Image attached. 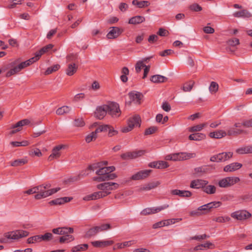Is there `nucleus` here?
<instances>
[{"label": "nucleus", "instance_id": "cd10ccee", "mask_svg": "<svg viewBox=\"0 0 252 252\" xmlns=\"http://www.w3.org/2000/svg\"><path fill=\"white\" fill-rule=\"evenodd\" d=\"M132 124L134 127H139L141 125V118L139 115H135L129 119L127 124Z\"/></svg>", "mask_w": 252, "mask_h": 252}, {"label": "nucleus", "instance_id": "0eeeda50", "mask_svg": "<svg viewBox=\"0 0 252 252\" xmlns=\"http://www.w3.org/2000/svg\"><path fill=\"white\" fill-rule=\"evenodd\" d=\"M107 114L113 117H119L120 115V110L119 104L114 102H112L106 104Z\"/></svg>", "mask_w": 252, "mask_h": 252}, {"label": "nucleus", "instance_id": "f3484780", "mask_svg": "<svg viewBox=\"0 0 252 252\" xmlns=\"http://www.w3.org/2000/svg\"><path fill=\"white\" fill-rule=\"evenodd\" d=\"M52 232L56 234L66 235L73 232V228L72 227H58L52 229Z\"/></svg>", "mask_w": 252, "mask_h": 252}, {"label": "nucleus", "instance_id": "ea45409f", "mask_svg": "<svg viewBox=\"0 0 252 252\" xmlns=\"http://www.w3.org/2000/svg\"><path fill=\"white\" fill-rule=\"evenodd\" d=\"M101 126H106L107 128H106V130L103 131H108V136L109 137H112L113 136L116 135L118 133V131L116 130H115L113 127L109 125H102Z\"/></svg>", "mask_w": 252, "mask_h": 252}, {"label": "nucleus", "instance_id": "e433bc0d", "mask_svg": "<svg viewBox=\"0 0 252 252\" xmlns=\"http://www.w3.org/2000/svg\"><path fill=\"white\" fill-rule=\"evenodd\" d=\"M70 107L67 106H63L58 108L56 111V113L57 115H62L64 114L68 113L70 111Z\"/></svg>", "mask_w": 252, "mask_h": 252}, {"label": "nucleus", "instance_id": "4468645a", "mask_svg": "<svg viewBox=\"0 0 252 252\" xmlns=\"http://www.w3.org/2000/svg\"><path fill=\"white\" fill-rule=\"evenodd\" d=\"M106 108V105L97 107L94 112V116L99 120L103 119L107 114Z\"/></svg>", "mask_w": 252, "mask_h": 252}, {"label": "nucleus", "instance_id": "6e6552de", "mask_svg": "<svg viewBox=\"0 0 252 252\" xmlns=\"http://www.w3.org/2000/svg\"><path fill=\"white\" fill-rule=\"evenodd\" d=\"M231 217L238 220H243L251 218L252 214L247 210H241L232 213Z\"/></svg>", "mask_w": 252, "mask_h": 252}, {"label": "nucleus", "instance_id": "c03bdc74", "mask_svg": "<svg viewBox=\"0 0 252 252\" xmlns=\"http://www.w3.org/2000/svg\"><path fill=\"white\" fill-rule=\"evenodd\" d=\"M41 241L40 235H35L31 237H29L27 239V243L28 244H33L36 242H40Z\"/></svg>", "mask_w": 252, "mask_h": 252}, {"label": "nucleus", "instance_id": "e2e57ef3", "mask_svg": "<svg viewBox=\"0 0 252 252\" xmlns=\"http://www.w3.org/2000/svg\"><path fill=\"white\" fill-rule=\"evenodd\" d=\"M85 95L84 93H80L76 94L73 99L74 102H78L85 98Z\"/></svg>", "mask_w": 252, "mask_h": 252}, {"label": "nucleus", "instance_id": "f8f14e48", "mask_svg": "<svg viewBox=\"0 0 252 252\" xmlns=\"http://www.w3.org/2000/svg\"><path fill=\"white\" fill-rule=\"evenodd\" d=\"M106 128H107L106 126H99L94 131L91 132L86 137V141L87 143H90L91 141H94L97 137V133L106 130Z\"/></svg>", "mask_w": 252, "mask_h": 252}, {"label": "nucleus", "instance_id": "13d9d810", "mask_svg": "<svg viewBox=\"0 0 252 252\" xmlns=\"http://www.w3.org/2000/svg\"><path fill=\"white\" fill-rule=\"evenodd\" d=\"M189 8L190 10L195 12L200 11L202 9V7L196 3L191 4Z\"/></svg>", "mask_w": 252, "mask_h": 252}, {"label": "nucleus", "instance_id": "dca6fc26", "mask_svg": "<svg viewBox=\"0 0 252 252\" xmlns=\"http://www.w3.org/2000/svg\"><path fill=\"white\" fill-rule=\"evenodd\" d=\"M64 147L65 146L63 145H58L54 147L52 150V154L48 157V160L51 161L55 158H59L61 156L60 151L64 149Z\"/></svg>", "mask_w": 252, "mask_h": 252}, {"label": "nucleus", "instance_id": "6ab92c4d", "mask_svg": "<svg viewBox=\"0 0 252 252\" xmlns=\"http://www.w3.org/2000/svg\"><path fill=\"white\" fill-rule=\"evenodd\" d=\"M208 182L206 180L197 179L194 180L191 182L190 187L193 189H200L208 185Z\"/></svg>", "mask_w": 252, "mask_h": 252}, {"label": "nucleus", "instance_id": "39448f33", "mask_svg": "<svg viewBox=\"0 0 252 252\" xmlns=\"http://www.w3.org/2000/svg\"><path fill=\"white\" fill-rule=\"evenodd\" d=\"M130 100L126 101V104L130 106L132 103L136 105L141 104V100L143 98V94L137 91H131L128 94Z\"/></svg>", "mask_w": 252, "mask_h": 252}, {"label": "nucleus", "instance_id": "9d476101", "mask_svg": "<svg viewBox=\"0 0 252 252\" xmlns=\"http://www.w3.org/2000/svg\"><path fill=\"white\" fill-rule=\"evenodd\" d=\"M173 161H181L193 158L195 157L194 153H177L172 154Z\"/></svg>", "mask_w": 252, "mask_h": 252}, {"label": "nucleus", "instance_id": "7ed1b4c3", "mask_svg": "<svg viewBox=\"0 0 252 252\" xmlns=\"http://www.w3.org/2000/svg\"><path fill=\"white\" fill-rule=\"evenodd\" d=\"M119 185L114 182H105L96 186L98 189L101 190L106 196L111 193V191L119 188Z\"/></svg>", "mask_w": 252, "mask_h": 252}, {"label": "nucleus", "instance_id": "4c0bfd02", "mask_svg": "<svg viewBox=\"0 0 252 252\" xmlns=\"http://www.w3.org/2000/svg\"><path fill=\"white\" fill-rule=\"evenodd\" d=\"M97 233H98V232L96 226L93 227L89 229L86 232V234L85 235V237L90 238L92 236L95 235Z\"/></svg>", "mask_w": 252, "mask_h": 252}, {"label": "nucleus", "instance_id": "0e129e2a", "mask_svg": "<svg viewBox=\"0 0 252 252\" xmlns=\"http://www.w3.org/2000/svg\"><path fill=\"white\" fill-rule=\"evenodd\" d=\"M145 64L143 63V61H138L135 65V70L136 72L139 73L142 67H144Z\"/></svg>", "mask_w": 252, "mask_h": 252}, {"label": "nucleus", "instance_id": "37998d69", "mask_svg": "<svg viewBox=\"0 0 252 252\" xmlns=\"http://www.w3.org/2000/svg\"><path fill=\"white\" fill-rule=\"evenodd\" d=\"M207 124H202L196 126H193L189 128V132L199 131L201 130L206 126Z\"/></svg>", "mask_w": 252, "mask_h": 252}, {"label": "nucleus", "instance_id": "c756f323", "mask_svg": "<svg viewBox=\"0 0 252 252\" xmlns=\"http://www.w3.org/2000/svg\"><path fill=\"white\" fill-rule=\"evenodd\" d=\"M28 159L24 158L21 159H15L10 162V165L14 167L21 166L28 163Z\"/></svg>", "mask_w": 252, "mask_h": 252}, {"label": "nucleus", "instance_id": "393cba45", "mask_svg": "<svg viewBox=\"0 0 252 252\" xmlns=\"http://www.w3.org/2000/svg\"><path fill=\"white\" fill-rule=\"evenodd\" d=\"M227 133L222 130H219L211 132L209 133V136L212 138L220 139L226 136Z\"/></svg>", "mask_w": 252, "mask_h": 252}, {"label": "nucleus", "instance_id": "ddd939ff", "mask_svg": "<svg viewBox=\"0 0 252 252\" xmlns=\"http://www.w3.org/2000/svg\"><path fill=\"white\" fill-rule=\"evenodd\" d=\"M95 173L98 175V176L93 177V180L100 182L105 181V180H102V178H104L105 177V176H107L108 172L107 168H106V167H104L100 168L99 170H97Z\"/></svg>", "mask_w": 252, "mask_h": 252}, {"label": "nucleus", "instance_id": "5fc2aeb1", "mask_svg": "<svg viewBox=\"0 0 252 252\" xmlns=\"http://www.w3.org/2000/svg\"><path fill=\"white\" fill-rule=\"evenodd\" d=\"M133 158H136L138 157L144 155L146 151L145 150H137L132 152Z\"/></svg>", "mask_w": 252, "mask_h": 252}, {"label": "nucleus", "instance_id": "4be33fe9", "mask_svg": "<svg viewBox=\"0 0 252 252\" xmlns=\"http://www.w3.org/2000/svg\"><path fill=\"white\" fill-rule=\"evenodd\" d=\"M112 240L95 241L91 242L92 245L95 248H104L114 244Z\"/></svg>", "mask_w": 252, "mask_h": 252}, {"label": "nucleus", "instance_id": "4d7b16f0", "mask_svg": "<svg viewBox=\"0 0 252 252\" xmlns=\"http://www.w3.org/2000/svg\"><path fill=\"white\" fill-rule=\"evenodd\" d=\"M240 198L245 202L252 201V193L242 195L240 197Z\"/></svg>", "mask_w": 252, "mask_h": 252}, {"label": "nucleus", "instance_id": "338daca9", "mask_svg": "<svg viewBox=\"0 0 252 252\" xmlns=\"http://www.w3.org/2000/svg\"><path fill=\"white\" fill-rule=\"evenodd\" d=\"M158 169L165 168L169 166L168 163L164 161H158Z\"/></svg>", "mask_w": 252, "mask_h": 252}, {"label": "nucleus", "instance_id": "69168bd1", "mask_svg": "<svg viewBox=\"0 0 252 252\" xmlns=\"http://www.w3.org/2000/svg\"><path fill=\"white\" fill-rule=\"evenodd\" d=\"M242 125L245 127H252V119L244 120Z\"/></svg>", "mask_w": 252, "mask_h": 252}, {"label": "nucleus", "instance_id": "a19ab883", "mask_svg": "<svg viewBox=\"0 0 252 252\" xmlns=\"http://www.w3.org/2000/svg\"><path fill=\"white\" fill-rule=\"evenodd\" d=\"M64 236L60 237V242L61 243H63L64 242H68L72 241L74 240V237L72 235H69V234L63 235Z\"/></svg>", "mask_w": 252, "mask_h": 252}, {"label": "nucleus", "instance_id": "c9c22d12", "mask_svg": "<svg viewBox=\"0 0 252 252\" xmlns=\"http://www.w3.org/2000/svg\"><path fill=\"white\" fill-rule=\"evenodd\" d=\"M30 122L28 119H23L18 122L15 125L11 126V128L14 129L16 127H21L23 126H26L30 124Z\"/></svg>", "mask_w": 252, "mask_h": 252}, {"label": "nucleus", "instance_id": "412c9836", "mask_svg": "<svg viewBox=\"0 0 252 252\" xmlns=\"http://www.w3.org/2000/svg\"><path fill=\"white\" fill-rule=\"evenodd\" d=\"M72 199V197H63L52 200L49 202V204L50 205H61L70 201Z\"/></svg>", "mask_w": 252, "mask_h": 252}, {"label": "nucleus", "instance_id": "58836bf2", "mask_svg": "<svg viewBox=\"0 0 252 252\" xmlns=\"http://www.w3.org/2000/svg\"><path fill=\"white\" fill-rule=\"evenodd\" d=\"M210 93L212 94H216L219 90V85L215 82H211L209 88Z\"/></svg>", "mask_w": 252, "mask_h": 252}, {"label": "nucleus", "instance_id": "8fccbe9b", "mask_svg": "<svg viewBox=\"0 0 252 252\" xmlns=\"http://www.w3.org/2000/svg\"><path fill=\"white\" fill-rule=\"evenodd\" d=\"M53 234L51 233L47 232L44 235H40L41 241H49L52 239Z\"/></svg>", "mask_w": 252, "mask_h": 252}, {"label": "nucleus", "instance_id": "774afa93", "mask_svg": "<svg viewBox=\"0 0 252 252\" xmlns=\"http://www.w3.org/2000/svg\"><path fill=\"white\" fill-rule=\"evenodd\" d=\"M85 123L82 118H78L74 120V126H83Z\"/></svg>", "mask_w": 252, "mask_h": 252}, {"label": "nucleus", "instance_id": "aec40b11", "mask_svg": "<svg viewBox=\"0 0 252 252\" xmlns=\"http://www.w3.org/2000/svg\"><path fill=\"white\" fill-rule=\"evenodd\" d=\"M242 166V164L239 162H233L225 166L223 171L226 172H231L236 171Z\"/></svg>", "mask_w": 252, "mask_h": 252}, {"label": "nucleus", "instance_id": "9b49d317", "mask_svg": "<svg viewBox=\"0 0 252 252\" xmlns=\"http://www.w3.org/2000/svg\"><path fill=\"white\" fill-rule=\"evenodd\" d=\"M221 204L220 201H213L198 207V210L203 213V214L209 212L213 208L220 207Z\"/></svg>", "mask_w": 252, "mask_h": 252}, {"label": "nucleus", "instance_id": "1a4fd4ad", "mask_svg": "<svg viewBox=\"0 0 252 252\" xmlns=\"http://www.w3.org/2000/svg\"><path fill=\"white\" fill-rule=\"evenodd\" d=\"M233 156L232 152L221 153L212 157L210 160L213 162H221L226 161Z\"/></svg>", "mask_w": 252, "mask_h": 252}, {"label": "nucleus", "instance_id": "052dcab7", "mask_svg": "<svg viewBox=\"0 0 252 252\" xmlns=\"http://www.w3.org/2000/svg\"><path fill=\"white\" fill-rule=\"evenodd\" d=\"M209 235H207L205 234L200 235H196L190 238V240H196L198 241H200L201 240L205 239L206 238H209Z\"/></svg>", "mask_w": 252, "mask_h": 252}, {"label": "nucleus", "instance_id": "603ef678", "mask_svg": "<svg viewBox=\"0 0 252 252\" xmlns=\"http://www.w3.org/2000/svg\"><path fill=\"white\" fill-rule=\"evenodd\" d=\"M92 197L93 200H95L99 198L104 197L105 196V194H104V193H102V192L100 190L92 193Z\"/></svg>", "mask_w": 252, "mask_h": 252}, {"label": "nucleus", "instance_id": "f257e3e1", "mask_svg": "<svg viewBox=\"0 0 252 252\" xmlns=\"http://www.w3.org/2000/svg\"><path fill=\"white\" fill-rule=\"evenodd\" d=\"M37 61V59L35 57H33L25 62L21 63H19V60H16L11 62L8 65L9 67L11 68V69L6 73V77H9L13 75L18 73L21 70L29 66Z\"/></svg>", "mask_w": 252, "mask_h": 252}, {"label": "nucleus", "instance_id": "2f4dec72", "mask_svg": "<svg viewBox=\"0 0 252 252\" xmlns=\"http://www.w3.org/2000/svg\"><path fill=\"white\" fill-rule=\"evenodd\" d=\"M203 191L208 194H214L216 192V187L214 185H206L203 187Z\"/></svg>", "mask_w": 252, "mask_h": 252}, {"label": "nucleus", "instance_id": "bf43d9fd", "mask_svg": "<svg viewBox=\"0 0 252 252\" xmlns=\"http://www.w3.org/2000/svg\"><path fill=\"white\" fill-rule=\"evenodd\" d=\"M67 62H75L77 59V55L76 54H70L66 56Z\"/></svg>", "mask_w": 252, "mask_h": 252}, {"label": "nucleus", "instance_id": "a878e982", "mask_svg": "<svg viewBox=\"0 0 252 252\" xmlns=\"http://www.w3.org/2000/svg\"><path fill=\"white\" fill-rule=\"evenodd\" d=\"M233 16L236 18H250L252 17V14L246 9H243L240 11H237L233 13Z\"/></svg>", "mask_w": 252, "mask_h": 252}, {"label": "nucleus", "instance_id": "a211bd4d", "mask_svg": "<svg viewBox=\"0 0 252 252\" xmlns=\"http://www.w3.org/2000/svg\"><path fill=\"white\" fill-rule=\"evenodd\" d=\"M122 32V31L117 27L110 28V30L107 34L108 39H114L118 37Z\"/></svg>", "mask_w": 252, "mask_h": 252}, {"label": "nucleus", "instance_id": "de8ad7c7", "mask_svg": "<svg viewBox=\"0 0 252 252\" xmlns=\"http://www.w3.org/2000/svg\"><path fill=\"white\" fill-rule=\"evenodd\" d=\"M227 44L230 46L234 47L240 44L239 40L237 38H233L228 40Z\"/></svg>", "mask_w": 252, "mask_h": 252}, {"label": "nucleus", "instance_id": "864d4df0", "mask_svg": "<svg viewBox=\"0 0 252 252\" xmlns=\"http://www.w3.org/2000/svg\"><path fill=\"white\" fill-rule=\"evenodd\" d=\"M48 51L46 49L45 47H43L41 49H40L38 51L36 52L35 53V57L37 59V61L39 59L40 57L44 54V53L47 52Z\"/></svg>", "mask_w": 252, "mask_h": 252}, {"label": "nucleus", "instance_id": "7c9ffc66", "mask_svg": "<svg viewBox=\"0 0 252 252\" xmlns=\"http://www.w3.org/2000/svg\"><path fill=\"white\" fill-rule=\"evenodd\" d=\"M206 137L205 134L202 133H195L190 134L189 138L190 140L200 141L205 139Z\"/></svg>", "mask_w": 252, "mask_h": 252}, {"label": "nucleus", "instance_id": "473e14b6", "mask_svg": "<svg viewBox=\"0 0 252 252\" xmlns=\"http://www.w3.org/2000/svg\"><path fill=\"white\" fill-rule=\"evenodd\" d=\"M244 133H245V131L240 129L231 128L227 131V134L229 136H236Z\"/></svg>", "mask_w": 252, "mask_h": 252}, {"label": "nucleus", "instance_id": "f03ea898", "mask_svg": "<svg viewBox=\"0 0 252 252\" xmlns=\"http://www.w3.org/2000/svg\"><path fill=\"white\" fill-rule=\"evenodd\" d=\"M51 185L49 184L37 186V188L38 189H37V194L34 195L35 199L38 200L47 197L57 192L60 189V188L49 189Z\"/></svg>", "mask_w": 252, "mask_h": 252}, {"label": "nucleus", "instance_id": "b1692460", "mask_svg": "<svg viewBox=\"0 0 252 252\" xmlns=\"http://www.w3.org/2000/svg\"><path fill=\"white\" fill-rule=\"evenodd\" d=\"M78 69V65L75 63H71L68 64L66 69V74L68 76H72L75 73Z\"/></svg>", "mask_w": 252, "mask_h": 252}, {"label": "nucleus", "instance_id": "c85d7f7f", "mask_svg": "<svg viewBox=\"0 0 252 252\" xmlns=\"http://www.w3.org/2000/svg\"><path fill=\"white\" fill-rule=\"evenodd\" d=\"M145 18L143 16H136L129 19L128 23L133 25L139 24L145 21Z\"/></svg>", "mask_w": 252, "mask_h": 252}, {"label": "nucleus", "instance_id": "20e7f679", "mask_svg": "<svg viewBox=\"0 0 252 252\" xmlns=\"http://www.w3.org/2000/svg\"><path fill=\"white\" fill-rule=\"evenodd\" d=\"M240 180V178L237 177H227L220 180L218 185L220 188H227L238 183Z\"/></svg>", "mask_w": 252, "mask_h": 252}, {"label": "nucleus", "instance_id": "423d86ee", "mask_svg": "<svg viewBox=\"0 0 252 252\" xmlns=\"http://www.w3.org/2000/svg\"><path fill=\"white\" fill-rule=\"evenodd\" d=\"M29 235V232L23 230H17L5 234L7 239L17 240L19 238L26 237Z\"/></svg>", "mask_w": 252, "mask_h": 252}, {"label": "nucleus", "instance_id": "79ce46f5", "mask_svg": "<svg viewBox=\"0 0 252 252\" xmlns=\"http://www.w3.org/2000/svg\"><path fill=\"white\" fill-rule=\"evenodd\" d=\"M169 207V205L168 204H164L163 206L158 207H152L150 208L151 211V214H155L157 213H158L163 210H164L166 208H167Z\"/></svg>", "mask_w": 252, "mask_h": 252}, {"label": "nucleus", "instance_id": "3c124183", "mask_svg": "<svg viewBox=\"0 0 252 252\" xmlns=\"http://www.w3.org/2000/svg\"><path fill=\"white\" fill-rule=\"evenodd\" d=\"M236 153L239 155L248 154L247 146H242L237 149L235 151Z\"/></svg>", "mask_w": 252, "mask_h": 252}, {"label": "nucleus", "instance_id": "680f3d73", "mask_svg": "<svg viewBox=\"0 0 252 252\" xmlns=\"http://www.w3.org/2000/svg\"><path fill=\"white\" fill-rule=\"evenodd\" d=\"M121 157L124 160L133 159L132 152H126V153L123 154L121 155Z\"/></svg>", "mask_w": 252, "mask_h": 252}, {"label": "nucleus", "instance_id": "f704fd0d", "mask_svg": "<svg viewBox=\"0 0 252 252\" xmlns=\"http://www.w3.org/2000/svg\"><path fill=\"white\" fill-rule=\"evenodd\" d=\"M88 248V244H81V245H78L77 246L73 247L71 251L72 252H81L86 250Z\"/></svg>", "mask_w": 252, "mask_h": 252}, {"label": "nucleus", "instance_id": "a18cd8bd", "mask_svg": "<svg viewBox=\"0 0 252 252\" xmlns=\"http://www.w3.org/2000/svg\"><path fill=\"white\" fill-rule=\"evenodd\" d=\"M213 220L218 222L222 223V222H225L226 221H230V218L227 216L218 217L214 218L213 219Z\"/></svg>", "mask_w": 252, "mask_h": 252}, {"label": "nucleus", "instance_id": "2eb2a0df", "mask_svg": "<svg viewBox=\"0 0 252 252\" xmlns=\"http://www.w3.org/2000/svg\"><path fill=\"white\" fill-rule=\"evenodd\" d=\"M151 170H145L140 171L133 175L131 179L133 180H139L147 178L151 173Z\"/></svg>", "mask_w": 252, "mask_h": 252}, {"label": "nucleus", "instance_id": "5701e85b", "mask_svg": "<svg viewBox=\"0 0 252 252\" xmlns=\"http://www.w3.org/2000/svg\"><path fill=\"white\" fill-rule=\"evenodd\" d=\"M171 193L173 195H177L181 197H189L192 195V193L189 190H181L179 189H173Z\"/></svg>", "mask_w": 252, "mask_h": 252}, {"label": "nucleus", "instance_id": "49530a36", "mask_svg": "<svg viewBox=\"0 0 252 252\" xmlns=\"http://www.w3.org/2000/svg\"><path fill=\"white\" fill-rule=\"evenodd\" d=\"M194 83V82L192 81H190L188 82H187L183 87V90L186 92H190L192 89Z\"/></svg>", "mask_w": 252, "mask_h": 252}, {"label": "nucleus", "instance_id": "72a5a7b5", "mask_svg": "<svg viewBox=\"0 0 252 252\" xmlns=\"http://www.w3.org/2000/svg\"><path fill=\"white\" fill-rule=\"evenodd\" d=\"M136 241L135 240H131L129 241L124 242L122 243L117 244V248L119 249H122L126 247H129L133 244H136Z\"/></svg>", "mask_w": 252, "mask_h": 252}, {"label": "nucleus", "instance_id": "bb28decb", "mask_svg": "<svg viewBox=\"0 0 252 252\" xmlns=\"http://www.w3.org/2000/svg\"><path fill=\"white\" fill-rule=\"evenodd\" d=\"M167 78L161 75H154L151 76L150 81L154 83H160L165 82Z\"/></svg>", "mask_w": 252, "mask_h": 252}, {"label": "nucleus", "instance_id": "09e8293b", "mask_svg": "<svg viewBox=\"0 0 252 252\" xmlns=\"http://www.w3.org/2000/svg\"><path fill=\"white\" fill-rule=\"evenodd\" d=\"M96 226L98 232L103 231H105L111 228V225L110 224L108 223L102 224L100 225Z\"/></svg>", "mask_w": 252, "mask_h": 252}, {"label": "nucleus", "instance_id": "6e6d98bb", "mask_svg": "<svg viewBox=\"0 0 252 252\" xmlns=\"http://www.w3.org/2000/svg\"><path fill=\"white\" fill-rule=\"evenodd\" d=\"M158 130V127L155 126H152L146 129L145 131V135H150L154 133Z\"/></svg>", "mask_w": 252, "mask_h": 252}]
</instances>
